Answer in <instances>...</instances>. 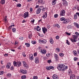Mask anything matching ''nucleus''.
I'll list each match as a JSON object with an SVG mask.
<instances>
[{"label":"nucleus","mask_w":79,"mask_h":79,"mask_svg":"<svg viewBox=\"0 0 79 79\" xmlns=\"http://www.w3.org/2000/svg\"><path fill=\"white\" fill-rule=\"evenodd\" d=\"M10 69V70H14V67H11Z\"/></svg>","instance_id":"3c124183"},{"label":"nucleus","mask_w":79,"mask_h":79,"mask_svg":"<svg viewBox=\"0 0 79 79\" xmlns=\"http://www.w3.org/2000/svg\"><path fill=\"white\" fill-rule=\"evenodd\" d=\"M57 69L60 71H64L66 69H68V66H65L64 65L62 64H59L57 66Z\"/></svg>","instance_id":"f257e3e1"},{"label":"nucleus","mask_w":79,"mask_h":79,"mask_svg":"<svg viewBox=\"0 0 79 79\" xmlns=\"http://www.w3.org/2000/svg\"><path fill=\"white\" fill-rule=\"evenodd\" d=\"M35 63H39V57L35 58Z\"/></svg>","instance_id":"0eeeda50"},{"label":"nucleus","mask_w":79,"mask_h":79,"mask_svg":"<svg viewBox=\"0 0 79 79\" xmlns=\"http://www.w3.org/2000/svg\"><path fill=\"white\" fill-rule=\"evenodd\" d=\"M1 4H5V1L4 0H2L1 1Z\"/></svg>","instance_id":"cd10ccee"},{"label":"nucleus","mask_w":79,"mask_h":79,"mask_svg":"<svg viewBox=\"0 0 79 79\" xmlns=\"http://www.w3.org/2000/svg\"><path fill=\"white\" fill-rule=\"evenodd\" d=\"M38 77H37L36 76H34L33 77V79H38Z\"/></svg>","instance_id":"de8ad7c7"},{"label":"nucleus","mask_w":79,"mask_h":79,"mask_svg":"<svg viewBox=\"0 0 79 79\" xmlns=\"http://www.w3.org/2000/svg\"><path fill=\"white\" fill-rule=\"evenodd\" d=\"M56 50H57V52H59V51H60V48H56Z\"/></svg>","instance_id":"5fc2aeb1"},{"label":"nucleus","mask_w":79,"mask_h":79,"mask_svg":"<svg viewBox=\"0 0 79 79\" xmlns=\"http://www.w3.org/2000/svg\"><path fill=\"white\" fill-rule=\"evenodd\" d=\"M56 39H59V36L58 35H57L56 37Z\"/></svg>","instance_id":"864d4df0"},{"label":"nucleus","mask_w":79,"mask_h":79,"mask_svg":"<svg viewBox=\"0 0 79 79\" xmlns=\"http://www.w3.org/2000/svg\"><path fill=\"white\" fill-rule=\"evenodd\" d=\"M38 3H41V4H45V2H43V0H38Z\"/></svg>","instance_id":"4468645a"},{"label":"nucleus","mask_w":79,"mask_h":79,"mask_svg":"<svg viewBox=\"0 0 79 79\" xmlns=\"http://www.w3.org/2000/svg\"><path fill=\"white\" fill-rule=\"evenodd\" d=\"M41 52L43 54H45L46 53V50L45 49H43L41 50Z\"/></svg>","instance_id":"6ab92c4d"},{"label":"nucleus","mask_w":79,"mask_h":79,"mask_svg":"<svg viewBox=\"0 0 79 79\" xmlns=\"http://www.w3.org/2000/svg\"><path fill=\"white\" fill-rule=\"evenodd\" d=\"M19 39L20 40H23L24 38L23 37H19Z\"/></svg>","instance_id":"a19ab883"},{"label":"nucleus","mask_w":79,"mask_h":79,"mask_svg":"<svg viewBox=\"0 0 79 79\" xmlns=\"http://www.w3.org/2000/svg\"><path fill=\"white\" fill-rule=\"evenodd\" d=\"M60 21H64V20H65V18L64 17H62L60 18Z\"/></svg>","instance_id":"72a5a7b5"},{"label":"nucleus","mask_w":79,"mask_h":79,"mask_svg":"<svg viewBox=\"0 0 79 79\" xmlns=\"http://www.w3.org/2000/svg\"><path fill=\"white\" fill-rule=\"evenodd\" d=\"M58 16V15L57 14H56L54 15V17L55 18H57Z\"/></svg>","instance_id":"4c0bfd02"},{"label":"nucleus","mask_w":79,"mask_h":79,"mask_svg":"<svg viewBox=\"0 0 79 79\" xmlns=\"http://www.w3.org/2000/svg\"><path fill=\"white\" fill-rule=\"evenodd\" d=\"M40 11H41L40 9H39V8H38V9H37L36 11V13L37 14H39V13H40Z\"/></svg>","instance_id":"4be33fe9"},{"label":"nucleus","mask_w":79,"mask_h":79,"mask_svg":"<svg viewBox=\"0 0 79 79\" xmlns=\"http://www.w3.org/2000/svg\"><path fill=\"white\" fill-rule=\"evenodd\" d=\"M18 49H19V50H20V49H21V46H20V47H18Z\"/></svg>","instance_id":"774afa93"},{"label":"nucleus","mask_w":79,"mask_h":79,"mask_svg":"<svg viewBox=\"0 0 79 79\" xmlns=\"http://www.w3.org/2000/svg\"><path fill=\"white\" fill-rule=\"evenodd\" d=\"M55 27H57L58 28H60V25L58 24H56L55 25Z\"/></svg>","instance_id":"e433bc0d"},{"label":"nucleus","mask_w":79,"mask_h":79,"mask_svg":"<svg viewBox=\"0 0 79 79\" xmlns=\"http://www.w3.org/2000/svg\"><path fill=\"white\" fill-rule=\"evenodd\" d=\"M64 3H63V5H64L65 6H67L68 5V2H67L66 1H65L64 2Z\"/></svg>","instance_id":"393cba45"},{"label":"nucleus","mask_w":79,"mask_h":79,"mask_svg":"<svg viewBox=\"0 0 79 79\" xmlns=\"http://www.w3.org/2000/svg\"><path fill=\"white\" fill-rule=\"evenodd\" d=\"M17 7H21V4L20 3H18L17 4Z\"/></svg>","instance_id":"2f4dec72"},{"label":"nucleus","mask_w":79,"mask_h":79,"mask_svg":"<svg viewBox=\"0 0 79 79\" xmlns=\"http://www.w3.org/2000/svg\"><path fill=\"white\" fill-rule=\"evenodd\" d=\"M13 64L14 66H16L17 67V62L14 61L13 62Z\"/></svg>","instance_id":"aec40b11"},{"label":"nucleus","mask_w":79,"mask_h":79,"mask_svg":"<svg viewBox=\"0 0 79 79\" xmlns=\"http://www.w3.org/2000/svg\"><path fill=\"white\" fill-rule=\"evenodd\" d=\"M26 77L25 75H23L21 77V78L22 79H26Z\"/></svg>","instance_id":"c9c22d12"},{"label":"nucleus","mask_w":79,"mask_h":79,"mask_svg":"<svg viewBox=\"0 0 79 79\" xmlns=\"http://www.w3.org/2000/svg\"><path fill=\"white\" fill-rule=\"evenodd\" d=\"M34 56H37V53L36 52H35L34 53Z\"/></svg>","instance_id":"680f3d73"},{"label":"nucleus","mask_w":79,"mask_h":79,"mask_svg":"<svg viewBox=\"0 0 79 79\" xmlns=\"http://www.w3.org/2000/svg\"><path fill=\"white\" fill-rule=\"evenodd\" d=\"M50 55V54L49 53L46 54V56H49Z\"/></svg>","instance_id":"338daca9"},{"label":"nucleus","mask_w":79,"mask_h":79,"mask_svg":"<svg viewBox=\"0 0 79 79\" xmlns=\"http://www.w3.org/2000/svg\"><path fill=\"white\" fill-rule=\"evenodd\" d=\"M23 66H24V67L26 68H27V69L29 68V66L27 65V64L26 63V62L25 61H23Z\"/></svg>","instance_id":"f03ea898"},{"label":"nucleus","mask_w":79,"mask_h":79,"mask_svg":"<svg viewBox=\"0 0 79 79\" xmlns=\"http://www.w3.org/2000/svg\"><path fill=\"white\" fill-rule=\"evenodd\" d=\"M17 67H20L21 66L22 63L21 61H17Z\"/></svg>","instance_id":"6e6552de"},{"label":"nucleus","mask_w":79,"mask_h":79,"mask_svg":"<svg viewBox=\"0 0 79 79\" xmlns=\"http://www.w3.org/2000/svg\"><path fill=\"white\" fill-rule=\"evenodd\" d=\"M59 56H64V54H63V53H60L59 54Z\"/></svg>","instance_id":"79ce46f5"},{"label":"nucleus","mask_w":79,"mask_h":79,"mask_svg":"<svg viewBox=\"0 0 79 79\" xmlns=\"http://www.w3.org/2000/svg\"><path fill=\"white\" fill-rule=\"evenodd\" d=\"M37 31H40V28H37Z\"/></svg>","instance_id":"e2e57ef3"},{"label":"nucleus","mask_w":79,"mask_h":79,"mask_svg":"<svg viewBox=\"0 0 79 79\" xmlns=\"http://www.w3.org/2000/svg\"><path fill=\"white\" fill-rule=\"evenodd\" d=\"M30 11H31V12H32V11H33V10L32 9V8H30Z\"/></svg>","instance_id":"4d7b16f0"},{"label":"nucleus","mask_w":79,"mask_h":79,"mask_svg":"<svg viewBox=\"0 0 79 79\" xmlns=\"http://www.w3.org/2000/svg\"><path fill=\"white\" fill-rule=\"evenodd\" d=\"M54 58L55 59V61H58V55L56 54H55L54 56Z\"/></svg>","instance_id":"a211bd4d"},{"label":"nucleus","mask_w":79,"mask_h":79,"mask_svg":"<svg viewBox=\"0 0 79 79\" xmlns=\"http://www.w3.org/2000/svg\"><path fill=\"white\" fill-rule=\"evenodd\" d=\"M70 40L71 42H73V43H74V42H76V41L74 39H70Z\"/></svg>","instance_id":"a878e982"},{"label":"nucleus","mask_w":79,"mask_h":79,"mask_svg":"<svg viewBox=\"0 0 79 79\" xmlns=\"http://www.w3.org/2000/svg\"><path fill=\"white\" fill-rule=\"evenodd\" d=\"M74 18L75 19H76L77 18V16L76 14L74 15Z\"/></svg>","instance_id":"58836bf2"},{"label":"nucleus","mask_w":79,"mask_h":79,"mask_svg":"<svg viewBox=\"0 0 79 79\" xmlns=\"http://www.w3.org/2000/svg\"><path fill=\"white\" fill-rule=\"evenodd\" d=\"M25 45H26L27 47H30V44L29 43H26L25 44Z\"/></svg>","instance_id":"c756f323"},{"label":"nucleus","mask_w":79,"mask_h":79,"mask_svg":"<svg viewBox=\"0 0 79 79\" xmlns=\"http://www.w3.org/2000/svg\"><path fill=\"white\" fill-rule=\"evenodd\" d=\"M11 66V63L9 62L7 63V65H6V68L8 69L10 68V66Z\"/></svg>","instance_id":"dca6fc26"},{"label":"nucleus","mask_w":79,"mask_h":79,"mask_svg":"<svg viewBox=\"0 0 79 79\" xmlns=\"http://www.w3.org/2000/svg\"><path fill=\"white\" fill-rule=\"evenodd\" d=\"M12 31L13 32H16V28H12Z\"/></svg>","instance_id":"7c9ffc66"},{"label":"nucleus","mask_w":79,"mask_h":79,"mask_svg":"<svg viewBox=\"0 0 79 79\" xmlns=\"http://www.w3.org/2000/svg\"><path fill=\"white\" fill-rule=\"evenodd\" d=\"M77 16H79V12H77L76 13V14H75Z\"/></svg>","instance_id":"6e6d98bb"},{"label":"nucleus","mask_w":79,"mask_h":79,"mask_svg":"<svg viewBox=\"0 0 79 79\" xmlns=\"http://www.w3.org/2000/svg\"><path fill=\"white\" fill-rule=\"evenodd\" d=\"M70 79H75V75L73 74L71 75L70 76Z\"/></svg>","instance_id":"2eb2a0df"},{"label":"nucleus","mask_w":79,"mask_h":79,"mask_svg":"<svg viewBox=\"0 0 79 79\" xmlns=\"http://www.w3.org/2000/svg\"><path fill=\"white\" fill-rule=\"evenodd\" d=\"M75 34H76V35L77 36H78V37H79V33L76 32L75 33Z\"/></svg>","instance_id":"37998d69"},{"label":"nucleus","mask_w":79,"mask_h":79,"mask_svg":"<svg viewBox=\"0 0 79 79\" xmlns=\"http://www.w3.org/2000/svg\"><path fill=\"white\" fill-rule=\"evenodd\" d=\"M47 27L48 28V29H49L50 27V26L49 24H47Z\"/></svg>","instance_id":"8fccbe9b"},{"label":"nucleus","mask_w":79,"mask_h":79,"mask_svg":"<svg viewBox=\"0 0 79 79\" xmlns=\"http://www.w3.org/2000/svg\"><path fill=\"white\" fill-rule=\"evenodd\" d=\"M42 29L43 33H44V34H45V32L47 31V28L45 27H43L42 28Z\"/></svg>","instance_id":"1a4fd4ad"},{"label":"nucleus","mask_w":79,"mask_h":79,"mask_svg":"<svg viewBox=\"0 0 79 79\" xmlns=\"http://www.w3.org/2000/svg\"><path fill=\"white\" fill-rule=\"evenodd\" d=\"M36 41H31V43L32 44H34V45H35L36 44Z\"/></svg>","instance_id":"f704fd0d"},{"label":"nucleus","mask_w":79,"mask_h":79,"mask_svg":"<svg viewBox=\"0 0 79 79\" xmlns=\"http://www.w3.org/2000/svg\"><path fill=\"white\" fill-rule=\"evenodd\" d=\"M34 21H35L34 19H33L31 21V22L32 23H34Z\"/></svg>","instance_id":"bf43d9fd"},{"label":"nucleus","mask_w":79,"mask_h":79,"mask_svg":"<svg viewBox=\"0 0 79 79\" xmlns=\"http://www.w3.org/2000/svg\"><path fill=\"white\" fill-rule=\"evenodd\" d=\"M52 62V60H49L48 61V63H51Z\"/></svg>","instance_id":"13d9d810"},{"label":"nucleus","mask_w":79,"mask_h":79,"mask_svg":"<svg viewBox=\"0 0 79 79\" xmlns=\"http://www.w3.org/2000/svg\"><path fill=\"white\" fill-rule=\"evenodd\" d=\"M65 34H66V35H71V33H68L67 32H66Z\"/></svg>","instance_id":"c03bdc74"},{"label":"nucleus","mask_w":79,"mask_h":79,"mask_svg":"<svg viewBox=\"0 0 79 79\" xmlns=\"http://www.w3.org/2000/svg\"><path fill=\"white\" fill-rule=\"evenodd\" d=\"M3 71L0 72V75H3Z\"/></svg>","instance_id":"09e8293b"},{"label":"nucleus","mask_w":79,"mask_h":79,"mask_svg":"<svg viewBox=\"0 0 79 79\" xmlns=\"http://www.w3.org/2000/svg\"><path fill=\"white\" fill-rule=\"evenodd\" d=\"M69 22V19H65V20L63 22V23H64V24H68Z\"/></svg>","instance_id":"20e7f679"},{"label":"nucleus","mask_w":79,"mask_h":79,"mask_svg":"<svg viewBox=\"0 0 79 79\" xmlns=\"http://www.w3.org/2000/svg\"><path fill=\"white\" fill-rule=\"evenodd\" d=\"M4 21H5V22H6V21H7V19H6V18H5L4 19Z\"/></svg>","instance_id":"69168bd1"},{"label":"nucleus","mask_w":79,"mask_h":79,"mask_svg":"<svg viewBox=\"0 0 79 79\" xmlns=\"http://www.w3.org/2000/svg\"><path fill=\"white\" fill-rule=\"evenodd\" d=\"M73 24L75 27H76L77 28H79V25L76 22L73 23Z\"/></svg>","instance_id":"9d476101"},{"label":"nucleus","mask_w":79,"mask_h":79,"mask_svg":"<svg viewBox=\"0 0 79 79\" xmlns=\"http://www.w3.org/2000/svg\"><path fill=\"white\" fill-rule=\"evenodd\" d=\"M66 44H67L68 45H69V42L68 40H66Z\"/></svg>","instance_id":"603ef678"},{"label":"nucleus","mask_w":79,"mask_h":79,"mask_svg":"<svg viewBox=\"0 0 79 79\" xmlns=\"http://www.w3.org/2000/svg\"><path fill=\"white\" fill-rule=\"evenodd\" d=\"M29 57L30 60H34V58H33V55L32 54H30Z\"/></svg>","instance_id":"9b49d317"},{"label":"nucleus","mask_w":79,"mask_h":79,"mask_svg":"<svg viewBox=\"0 0 79 79\" xmlns=\"http://www.w3.org/2000/svg\"><path fill=\"white\" fill-rule=\"evenodd\" d=\"M7 77H10L11 76V74L10 73H8L7 74Z\"/></svg>","instance_id":"ea45409f"},{"label":"nucleus","mask_w":79,"mask_h":79,"mask_svg":"<svg viewBox=\"0 0 79 79\" xmlns=\"http://www.w3.org/2000/svg\"><path fill=\"white\" fill-rule=\"evenodd\" d=\"M46 42H47V40H42V43L43 44H45Z\"/></svg>","instance_id":"473e14b6"},{"label":"nucleus","mask_w":79,"mask_h":79,"mask_svg":"<svg viewBox=\"0 0 79 79\" xmlns=\"http://www.w3.org/2000/svg\"><path fill=\"white\" fill-rule=\"evenodd\" d=\"M56 0H53L52 2V4L53 5H54L56 4Z\"/></svg>","instance_id":"b1692460"},{"label":"nucleus","mask_w":79,"mask_h":79,"mask_svg":"<svg viewBox=\"0 0 79 79\" xmlns=\"http://www.w3.org/2000/svg\"><path fill=\"white\" fill-rule=\"evenodd\" d=\"M32 34H29V35H28L29 38V39H31V37H32Z\"/></svg>","instance_id":"49530a36"},{"label":"nucleus","mask_w":79,"mask_h":79,"mask_svg":"<svg viewBox=\"0 0 79 79\" xmlns=\"http://www.w3.org/2000/svg\"><path fill=\"white\" fill-rule=\"evenodd\" d=\"M20 72L21 73H22V74H27V71L26 70H25L23 71H21V70H20Z\"/></svg>","instance_id":"ddd939ff"},{"label":"nucleus","mask_w":79,"mask_h":79,"mask_svg":"<svg viewBox=\"0 0 79 79\" xmlns=\"http://www.w3.org/2000/svg\"><path fill=\"white\" fill-rule=\"evenodd\" d=\"M49 42L51 44L53 43V40L52 39H50Z\"/></svg>","instance_id":"c85d7f7f"},{"label":"nucleus","mask_w":79,"mask_h":79,"mask_svg":"<svg viewBox=\"0 0 79 79\" xmlns=\"http://www.w3.org/2000/svg\"><path fill=\"white\" fill-rule=\"evenodd\" d=\"M65 12L64 10H61L60 13V15L64 16L65 15Z\"/></svg>","instance_id":"7ed1b4c3"},{"label":"nucleus","mask_w":79,"mask_h":79,"mask_svg":"<svg viewBox=\"0 0 79 79\" xmlns=\"http://www.w3.org/2000/svg\"><path fill=\"white\" fill-rule=\"evenodd\" d=\"M47 17V14L46 13V12H45L43 14V15L42 17L43 18H46Z\"/></svg>","instance_id":"f3484780"},{"label":"nucleus","mask_w":79,"mask_h":79,"mask_svg":"<svg viewBox=\"0 0 79 79\" xmlns=\"http://www.w3.org/2000/svg\"><path fill=\"white\" fill-rule=\"evenodd\" d=\"M8 54H5L4 55V56H8Z\"/></svg>","instance_id":"0e129e2a"},{"label":"nucleus","mask_w":79,"mask_h":79,"mask_svg":"<svg viewBox=\"0 0 79 79\" xmlns=\"http://www.w3.org/2000/svg\"><path fill=\"white\" fill-rule=\"evenodd\" d=\"M38 8L40 10H44L45 9L44 8V6H43L39 7Z\"/></svg>","instance_id":"5701e85b"},{"label":"nucleus","mask_w":79,"mask_h":79,"mask_svg":"<svg viewBox=\"0 0 79 79\" xmlns=\"http://www.w3.org/2000/svg\"><path fill=\"white\" fill-rule=\"evenodd\" d=\"M22 55H23V56H24V57H26V54H25V53H24V52H23Z\"/></svg>","instance_id":"a18cd8bd"},{"label":"nucleus","mask_w":79,"mask_h":79,"mask_svg":"<svg viewBox=\"0 0 79 79\" xmlns=\"http://www.w3.org/2000/svg\"><path fill=\"white\" fill-rule=\"evenodd\" d=\"M77 60V58L76 57H74V61H76Z\"/></svg>","instance_id":"052dcab7"},{"label":"nucleus","mask_w":79,"mask_h":79,"mask_svg":"<svg viewBox=\"0 0 79 79\" xmlns=\"http://www.w3.org/2000/svg\"><path fill=\"white\" fill-rule=\"evenodd\" d=\"M73 53L75 56H76V55H77V52L76 51H73Z\"/></svg>","instance_id":"bb28decb"},{"label":"nucleus","mask_w":79,"mask_h":79,"mask_svg":"<svg viewBox=\"0 0 79 79\" xmlns=\"http://www.w3.org/2000/svg\"><path fill=\"white\" fill-rule=\"evenodd\" d=\"M73 39L75 40V39H76L77 38V36L76 35H73Z\"/></svg>","instance_id":"412c9836"},{"label":"nucleus","mask_w":79,"mask_h":79,"mask_svg":"<svg viewBox=\"0 0 79 79\" xmlns=\"http://www.w3.org/2000/svg\"><path fill=\"white\" fill-rule=\"evenodd\" d=\"M46 68L48 70H50V69H54V67L52 66H49V67H46Z\"/></svg>","instance_id":"423d86ee"},{"label":"nucleus","mask_w":79,"mask_h":79,"mask_svg":"<svg viewBox=\"0 0 79 79\" xmlns=\"http://www.w3.org/2000/svg\"><path fill=\"white\" fill-rule=\"evenodd\" d=\"M29 16V13L28 12H26L24 14L23 17L24 18H26Z\"/></svg>","instance_id":"39448f33"},{"label":"nucleus","mask_w":79,"mask_h":79,"mask_svg":"<svg viewBox=\"0 0 79 79\" xmlns=\"http://www.w3.org/2000/svg\"><path fill=\"white\" fill-rule=\"evenodd\" d=\"M52 78L54 79H58V77L56 75H54L52 76Z\"/></svg>","instance_id":"f8f14e48"}]
</instances>
